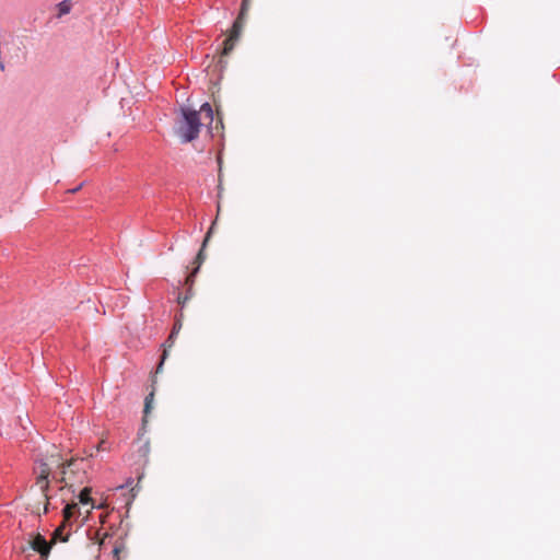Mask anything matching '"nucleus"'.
I'll return each mask as SVG.
<instances>
[{
  "mask_svg": "<svg viewBox=\"0 0 560 560\" xmlns=\"http://www.w3.org/2000/svg\"><path fill=\"white\" fill-rule=\"evenodd\" d=\"M139 454L143 457H148L150 453V441L147 440L140 447H139Z\"/></svg>",
  "mask_w": 560,
  "mask_h": 560,
  "instance_id": "4468645a",
  "label": "nucleus"
},
{
  "mask_svg": "<svg viewBox=\"0 0 560 560\" xmlns=\"http://www.w3.org/2000/svg\"><path fill=\"white\" fill-rule=\"evenodd\" d=\"M250 0H242L237 18L233 21V26L236 33V38L241 36L243 25L246 21L247 12L249 10Z\"/></svg>",
  "mask_w": 560,
  "mask_h": 560,
  "instance_id": "0eeeda50",
  "label": "nucleus"
},
{
  "mask_svg": "<svg viewBox=\"0 0 560 560\" xmlns=\"http://www.w3.org/2000/svg\"><path fill=\"white\" fill-rule=\"evenodd\" d=\"M35 467V474H36V485L39 486L40 492L45 499H48V493L50 490V480L54 479L56 481H62L65 479V475L67 474L68 468L72 467L74 465V462H70L67 464L60 465V475L61 478L59 479L57 477V474H51L48 464L45 462V459L40 458L37 459Z\"/></svg>",
  "mask_w": 560,
  "mask_h": 560,
  "instance_id": "f03ea898",
  "label": "nucleus"
},
{
  "mask_svg": "<svg viewBox=\"0 0 560 560\" xmlns=\"http://www.w3.org/2000/svg\"><path fill=\"white\" fill-rule=\"evenodd\" d=\"M211 233H212V229H209V231L205 235L201 248L199 249V252L196 255L197 267L195 269V275H197L199 272L200 266L202 265V262L206 259L205 248H206V246H207V244H208V242H209V240L211 237Z\"/></svg>",
  "mask_w": 560,
  "mask_h": 560,
  "instance_id": "9b49d317",
  "label": "nucleus"
},
{
  "mask_svg": "<svg viewBox=\"0 0 560 560\" xmlns=\"http://www.w3.org/2000/svg\"><path fill=\"white\" fill-rule=\"evenodd\" d=\"M122 549H124L122 545H115V547L112 550L114 557L118 559L119 553L121 552Z\"/></svg>",
  "mask_w": 560,
  "mask_h": 560,
  "instance_id": "2eb2a0df",
  "label": "nucleus"
},
{
  "mask_svg": "<svg viewBox=\"0 0 560 560\" xmlns=\"http://www.w3.org/2000/svg\"><path fill=\"white\" fill-rule=\"evenodd\" d=\"M182 126L179 128V136L183 143H188L196 140L200 133L202 122L199 112L188 107H180Z\"/></svg>",
  "mask_w": 560,
  "mask_h": 560,
  "instance_id": "f257e3e1",
  "label": "nucleus"
},
{
  "mask_svg": "<svg viewBox=\"0 0 560 560\" xmlns=\"http://www.w3.org/2000/svg\"><path fill=\"white\" fill-rule=\"evenodd\" d=\"M62 515L67 522H77L81 516V509L78 503L66 502L62 509Z\"/></svg>",
  "mask_w": 560,
  "mask_h": 560,
  "instance_id": "1a4fd4ad",
  "label": "nucleus"
},
{
  "mask_svg": "<svg viewBox=\"0 0 560 560\" xmlns=\"http://www.w3.org/2000/svg\"><path fill=\"white\" fill-rule=\"evenodd\" d=\"M28 547L39 555L40 560H47L51 550V544L40 534L35 535L28 541Z\"/></svg>",
  "mask_w": 560,
  "mask_h": 560,
  "instance_id": "20e7f679",
  "label": "nucleus"
},
{
  "mask_svg": "<svg viewBox=\"0 0 560 560\" xmlns=\"http://www.w3.org/2000/svg\"><path fill=\"white\" fill-rule=\"evenodd\" d=\"M82 186H83V183L79 184V185H78L77 187H74V188L69 189L68 191H69V192L74 194V192H77L78 190H80Z\"/></svg>",
  "mask_w": 560,
  "mask_h": 560,
  "instance_id": "f3484780",
  "label": "nucleus"
},
{
  "mask_svg": "<svg viewBox=\"0 0 560 560\" xmlns=\"http://www.w3.org/2000/svg\"><path fill=\"white\" fill-rule=\"evenodd\" d=\"M21 40L11 36L10 39L0 40V52L4 54V56L10 55L11 59L15 58L19 61L21 59Z\"/></svg>",
  "mask_w": 560,
  "mask_h": 560,
  "instance_id": "39448f33",
  "label": "nucleus"
},
{
  "mask_svg": "<svg viewBox=\"0 0 560 560\" xmlns=\"http://www.w3.org/2000/svg\"><path fill=\"white\" fill-rule=\"evenodd\" d=\"M153 399H154L153 392L149 393L144 398L143 418H142L141 428L138 431L139 439H141V436L147 432V424H148L147 417L153 408Z\"/></svg>",
  "mask_w": 560,
  "mask_h": 560,
  "instance_id": "6e6552de",
  "label": "nucleus"
},
{
  "mask_svg": "<svg viewBox=\"0 0 560 560\" xmlns=\"http://www.w3.org/2000/svg\"><path fill=\"white\" fill-rule=\"evenodd\" d=\"M180 327H182V324L179 322L176 323L173 326L172 331L168 335V337L166 338V340L162 343V347L164 348V351L161 354L160 362H159V364L156 366V372L162 371L164 362H165V360L168 357L167 348H172L173 347V345L175 342V339L177 338V335H178V332L180 330Z\"/></svg>",
  "mask_w": 560,
  "mask_h": 560,
  "instance_id": "423d86ee",
  "label": "nucleus"
},
{
  "mask_svg": "<svg viewBox=\"0 0 560 560\" xmlns=\"http://www.w3.org/2000/svg\"><path fill=\"white\" fill-rule=\"evenodd\" d=\"M48 500H49V498L46 499V501H48ZM48 511H49V502H46V504L44 506V513H48Z\"/></svg>",
  "mask_w": 560,
  "mask_h": 560,
  "instance_id": "a211bd4d",
  "label": "nucleus"
},
{
  "mask_svg": "<svg viewBox=\"0 0 560 560\" xmlns=\"http://www.w3.org/2000/svg\"><path fill=\"white\" fill-rule=\"evenodd\" d=\"M72 9L71 0H62L57 3L58 18L67 15L70 13Z\"/></svg>",
  "mask_w": 560,
  "mask_h": 560,
  "instance_id": "ddd939ff",
  "label": "nucleus"
},
{
  "mask_svg": "<svg viewBox=\"0 0 560 560\" xmlns=\"http://www.w3.org/2000/svg\"><path fill=\"white\" fill-rule=\"evenodd\" d=\"M77 499L79 504L86 506L91 505V509H100L101 505L95 502V500L91 497V489L85 487L78 494Z\"/></svg>",
  "mask_w": 560,
  "mask_h": 560,
  "instance_id": "9d476101",
  "label": "nucleus"
},
{
  "mask_svg": "<svg viewBox=\"0 0 560 560\" xmlns=\"http://www.w3.org/2000/svg\"><path fill=\"white\" fill-rule=\"evenodd\" d=\"M240 36L236 38V33L234 30V26L232 25L231 34L230 36L224 39L223 42V56H228L231 54V51L234 48V44L236 40H238Z\"/></svg>",
  "mask_w": 560,
  "mask_h": 560,
  "instance_id": "f8f14e48",
  "label": "nucleus"
},
{
  "mask_svg": "<svg viewBox=\"0 0 560 560\" xmlns=\"http://www.w3.org/2000/svg\"><path fill=\"white\" fill-rule=\"evenodd\" d=\"M198 112H199V114L200 113L205 114L206 118L209 119V124L207 126V129H208V132L211 135V137H214L215 133L220 132V136H221V149H220V152H219V155H218L217 160H218L219 167L221 168V165H222V150L224 149V144H223V139H224V135H223V129H224L223 120H222V118H219L215 121V125H213V122H214V112H213V108H212V106H211V104L209 102L202 103L201 106H200V109Z\"/></svg>",
  "mask_w": 560,
  "mask_h": 560,
  "instance_id": "7ed1b4c3",
  "label": "nucleus"
},
{
  "mask_svg": "<svg viewBox=\"0 0 560 560\" xmlns=\"http://www.w3.org/2000/svg\"><path fill=\"white\" fill-rule=\"evenodd\" d=\"M190 299V290L187 292V294L182 299V296H178V303L184 306L186 302Z\"/></svg>",
  "mask_w": 560,
  "mask_h": 560,
  "instance_id": "dca6fc26",
  "label": "nucleus"
}]
</instances>
